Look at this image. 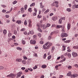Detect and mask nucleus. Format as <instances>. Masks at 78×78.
<instances>
[{"mask_svg": "<svg viewBox=\"0 0 78 78\" xmlns=\"http://www.w3.org/2000/svg\"><path fill=\"white\" fill-rule=\"evenodd\" d=\"M36 12H34L32 13V15L33 16H36Z\"/></svg>", "mask_w": 78, "mask_h": 78, "instance_id": "nucleus-43", "label": "nucleus"}, {"mask_svg": "<svg viewBox=\"0 0 78 78\" xmlns=\"http://www.w3.org/2000/svg\"><path fill=\"white\" fill-rule=\"evenodd\" d=\"M61 36L62 37H67V36H68V34L66 33H62L61 34Z\"/></svg>", "mask_w": 78, "mask_h": 78, "instance_id": "nucleus-3", "label": "nucleus"}, {"mask_svg": "<svg viewBox=\"0 0 78 78\" xmlns=\"http://www.w3.org/2000/svg\"><path fill=\"white\" fill-rule=\"evenodd\" d=\"M72 67L71 66H69L68 67V70H70L72 69Z\"/></svg>", "mask_w": 78, "mask_h": 78, "instance_id": "nucleus-36", "label": "nucleus"}, {"mask_svg": "<svg viewBox=\"0 0 78 78\" xmlns=\"http://www.w3.org/2000/svg\"><path fill=\"white\" fill-rule=\"evenodd\" d=\"M74 6L76 8H78V5H75Z\"/></svg>", "mask_w": 78, "mask_h": 78, "instance_id": "nucleus-62", "label": "nucleus"}, {"mask_svg": "<svg viewBox=\"0 0 78 78\" xmlns=\"http://www.w3.org/2000/svg\"><path fill=\"white\" fill-rule=\"evenodd\" d=\"M28 7V5H25L24 6V9L26 10L27 9V7Z\"/></svg>", "mask_w": 78, "mask_h": 78, "instance_id": "nucleus-31", "label": "nucleus"}, {"mask_svg": "<svg viewBox=\"0 0 78 78\" xmlns=\"http://www.w3.org/2000/svg\"><path fill=\"white\" fill-rule=\"evenodd\" d=\"M71 10H72L71 9H70V8H68L67 9L66 11H68V12H70Z\"/></svg>", "mask_w": 78, "mask_h": 78, "instance_id": "nucleus-33", "label": "nucleus"}, {"mask_svg": "<svg viewBox=\"0 0 78 78\" xmlns=\"http://www.w3.org/2000/svg\"><path fill=\"white\" fill-rule=\"evenodd\" d=\"M62 47V48H63L62 51H65V50H66V47H65V45H63Z\"/></svg>", "mask_w": 78, "mask_h": 78, "instance_id": "nucleus-20", "label": "nucleus"}, {"mask_svg": "<svg viewBox=\"0 0 78 78\" xmlns=\"http://www.w3.org/2000/svg\"><path fill=\"white\" fill-rule=\"evenodd\" d=\"M25 28H23L20 30V31H25Z\"/></svg>", "mask_w": 78, "mask_h": 78, "instance_id": "nucleus-48", "label": "nucleus"}, {"mask_svg": "<svg viewBox=\"0 0 78 78\" xmlns=\"http://www.w3.org/2000/svg\"><path fill=\"white\" fill-rule=\"evenodd\" d=\"M37 26L38 27V31H39L40 32V33L42 32V30H41V24L39 23H37Z\"/></svg>", "mask_w": 78, "mask_h": 78, "instance_id": "nucleus-2", "label": "nucleus"}, {"mask_svg": "<svg viewBox=\"0 0 78 78\" xmlns=\"http://www.w3.org/2000/svg\"><path fill=\"white\" fill-rule=\"evenodd\" d=\"M47 56V54H44L43 56V58L44 59H45L46 58V57Z\"/></svg>", "mask_w": 78, "mask_h": 78, "instance_id": "nucleus-38", "label": "nucleus"}, {"mask_svg": "<svg viewBox=\"0 0 78 78\" xmlns=\"http://www.w3.org/2000/svg\"><path fill=\"white\" fill-rule=\"evenodd\" d=\"M41 67L43 69H45L47 67V65L45 64L43 65Z\"/></svg>", "mask_w": 78, "mask_h": 78, "instance_id": "nucleus-15", "label": "nucleus"}, {"mask_svg": "<svg viewBox=\"0 0 78 78\" xmlns=\"http://www.w3.org/2000/svg\"><path fill=\"white\" fill-rule=\"evenodd\" d=\"M43 20L44 21H46L47 20V19H46V17H43Z\"/></svg>", "mask_w": 78, "mask_h": 78, "instance_id": "nucleus-42", "label": "nucleus"}, {"mask_svg": "<svg viewBox=\"0 0 78 78\" xmlns=\"http://www.w3.org/2000/svg\"><path fill=\"white\" fill-rule=\"evenodd\" d=\"M58 19V17L57 16H53L52 17V20L54 21H55Z\"/></svg>", "mask_w": 78, "mask_h": 78, "instance_id": "nucleus-7", "label": "nucleus"}, {"mask_svg": "<svg viewBox=\"0 0 78 78\" xmlns=\"http://www.w3.org/2000/svg\"><path fill=\"white\" fill-rule=\"evenodd\" d=\"M50 47L48 45L47 47H46V49L48 50V49H49V48H50Z\"/></svg>", "mask_w": 78, "mask_h": 78, "instance_id": "nucleus-54", "label": "nucleus"}, {"mask_svg": "<svg viewBox=\"0 0 78 78\" xmlns=\"http://www.w3.org/2000/svg\"><path fill=\"white\" fill-rule=\"evenodd\" d=\"M34 56H35V57H37V54H34Z\"/></svg>", "mask_w": 78, "mask_h": 78, "instance_id": "nucleus-56", "label": "nucleus"}, {"mask_svg": "<svg viewBox=\"0 0 78 78\" xmlns=\"http://www.w3.org/2000/svg\"><path fill=\"white\" fill-rule=\"evenodd\" d=\"M55 46H53L52 47V48L51 49V53H53V51H54V50H55Z\"/></svg>", "mask_w": 78, "mask_h": 78, "instance_id": "nucleus-14", "label": "nucleus"}, {"mask_svg": "<svg viewBox=\"0 0 78 78\" xmlns=\"http://www.w3.org/2000/svg\"><path fill=\"white\" fill-rule=\"evenodd\" d=\"M78 74H74L73 75H71V78H75L78 77Z\"/></svg>", "mask_w": 78, "mask_h": 78, "instance_id": "nucleus-6", "label": "nucleus"}, {"mask_svg": "<svg viewBox=\"0 0 78 78\" xmlns=\"http://www.w3.org/2000/svg\"><path fill=\"white\" fill-rule=\"evenodd\" d=\"M43 48L44 49V50H46V47L45 45H43Z\"/></svg>", "mask_w": 78, "mask_h": 78, "instance_id": "nucleus-46", "label": "nucleus"}, {"mask_svg": "<svg viewBox=\"0 0 78 78\" xmlns=\"http://www.w3.org/2000/svg\"><path fill=\"white\" fill-rule=\"evenodd\" d=\"M1 6H2V7H3V8H6V5H1Z\"/></svg>", "mask_w": 78, "mask_h": 78, "instance_id": "nucleus-47", "label": "nucleus"}, {"mask_svg": "<svg viewBox=\"0 0 78 78\" xmlns=\"http://www.w3.org/2000/svg\"><path fill=\"white\" fill-rule=\"evenodd\" d=\"M37 68V67L36 66H35L34 67H33V69L34 70H35V69H36Z\"/></svg>", "mask_w": 78, "mask_h": 78, "instance_id": "nucleus-53", "label": "nucleus"}, {"mask_svg": "<svg viewBox=\"0 0 78 78\" xmlns=\"http://www.w3.org/2000/svg\"><path fill=\"white\" fill-rule=\"evenodd\" d=\"M16 3H17V1H15L13 2V5H15V4H16Z\"/></svg>", "mask_w": 78, "mask_h": 78, "instance_id": "nucleus-50", "label": "nucleus"}, {"mask_svg": "<svg viewBox=\"0 0 78 78\" xmlns=\"http://www.w3.org/2000/svg\"><path fill=\"white\" fill-rule=\"evenodd\" d=\"M70 27H71V25H70V23H68L67 28L68 30H70Z\"/></svg>", "mask_w": 78, "mask_h": 78, "instance_id": "nucleus-12", "label": "nucleus"}, {"mask_svg": "<svg viewBox=\"0 0 78 78\" xmlns=\"http://www.w3.org/2000/svg\"><path fill=\"white\" fill-rule=\"evenodd\" d=\"M12 36V34L11 33V32L10 31H9V34H8V36L9 37H11Z\"/></svg>", "mask_w": 78, "mask_h": 78, "instance_id": "nucleus-17", "label": "nucleus"}, {"mask_svg": "<svg viewBox=\"0 0 78 78\" xmlns=\"http://www.w3.org/2000/svg\"><path fill=\"white\" fill-rule=\"evenodd\" d=\"M65 19L66 18H65L64 17H62L61 19H60L59 20V23H60V24L62 23V20H65Z\"/></svg>", "mask_w": 78, "mask_h": 78, "instance_id": "nucleus-5", "label": "nucleus"}, {"mask_svg": "<svg viewBox=\"0 0 78 78\" xmlns=\"http://www.w3.org/2000/svg\"><path fill=\"white\" fill-rule=\"evenodd\" d=\"M40 7H41V8H44V5H42V3L41 2V3H40Z\"/></svg>", "mask_w": 78, "mask_h": 78, "instance_id": "nucleus-18", "label": "nucleus"}, {"mask_svg": "<svg viewBox=\"0 0 78 78\" xmlns=\"http://www.w3.org/2000/svg\"><path fill=\"white\" fill-rule=\"evenodd\" d=\"M22 61V58H17L16 59V62H21Z\"/></svg>", "mask_w": 78, "mask_h": 78, "instance_id": "nucleus-10", "label": "nucleus"}, {"mask_svg": "<svg viewBox=\"0 0 78 78\" xmlns=\"http://www.w3.org/2000/svg\"><path fill=\"white\" fill-rule=\"evenodd\" d=\"M68 56L69 58H71V54L70 53H69L68 54Z\"/></svg>", "mask_w": 78, "mask_h": 78, "instance_id": "nucleus-26", "label": "nucleus"}, {"mask_svg": "<svg viewBox=\"0 0 78 78\" xmlns=\"http://www.w3.org/2000/svg\"><path fill=\"white\" fill-rule=\"evenodd\" d=\"M73 48H74V49H78V46H74V47H73Z\"/></svg>", "mask_w": 78, "mask_h": 78, "instance_id": "nucleus-29", "label": "nucleus"}, {"mask_svg": "<svg viewBox=\"0 0 78 78\" xmlns=\"http://www.w3.org/2000/svg\"><path fill=\"white\" fill-rule=\"evenodd\" d=\"M44 41H40V43L41 44H44Z\"/></svg>", "mask_w": 78, "mask_h": 78, "instance_id": "nucleus-58", "label": "nucleus"}, {"mask_svg": "<svg viewBox=\"0 0 78 78\" xmlns=\"http://www.w3.org/2000/svg\"><path fill=\"white\" fill-rule=\"evenodd\" d=\"M49 11H50V9H48L44 12V14H45L47 12H48Z\"/></svg>", "mask_w": 78, "mask_h": 78, "instance_id": "nucleus-24", "label": "nucleus"}, {"mask_svg": "<svg viewBox=\"0 0 78 78\" xmlns=\"http://www.w3.org/2000/svg\"><path fill=\"white\" fill-rule=\"evenodd\" d=\"M37 35L38 36H39V37L40 38H41V34L40 33H38V34H37Z\"/></svg>", "mask_w": 78, "mask_h": 78, "instance_id": "nucleus-44", "label": "nucleus"}, {"mask_svg": "<svg viewBox=\"0 0 78 78\" xmlns=\"http://www.w3.org/2000/svg\"><path fill=\"white\" fill-rule=\"evenodd\" d=\"M5 17L6 18H9V16L8 15H5Z\"/></svg>", "mask_w": 78, "mask_h": 78, "instance_id": "nucleus-60", "label": "nucleus"}, {"mask_svg": "<svg viewBox=\"0 0 78 78\" xmlns=\"http://www.w3.org/2000/svg\"><path fill=\"white\" fill-rule=\"evenodd\" d=\"M24 24L25 25H27V20H26L24 21Z\"/></svg>", "mask_w": 78, "mask_h": 78, "instance_id": "nucleus-34", "label": "nucleus"}, {"mask_svg": "<svg viewBox=\"0 0 78 78\" xmlns=\"http://www.w3.org/2000/svg\"><path fill=\"white\" fill-rule=\"evenodd\" d=\"M21 69L22 70H25V68L24 67H22L21 68Z\"/></svg>", "mask_w": 78, "mask_h": 78, "instance_id": "nucleus-63", "label": "nucleus"}, {"mask_svg": "<svg viewBox=\"0 0 78 78\" xmlns=\"http://www.w3.org/2000/svg\"><path fill=\"white\" fill-rule=\"evenodd\" d=\"M41 17L42 16H41V15H38V16H37V17H38V18H39V19L41 18Z\"/></svg>", "mask_w": 78, "mask_h": 78, "instance_id": "nucleus-51", "label": "nucleus"}, {"mask_svg": "<svg viewBox=\"0 0 78 78\" xmlns=\"http://www.w3.org/2000/svg\"><path fill=\"white\" fill-rule=\"evenodd\" d=\"M51 39V36H49L48 37V40H50Z\"/></svg>", "mask_w": 78, "mask_h": 78, "instance_id": "nucleus-55", "label": "nucleus"}, {"mask_svg": "<svg viewBox=\"0 0 78 78\" xmlns=\"http://www.w3.org/2000/svg\"><path fill=\"white\" fill-rule=\"evenodd\" d=\"M6 33H7V31L6 30V29H4L3 31V33L4 34H6Z\"/></svg>", "mask_w": 78, "mask_h": 78, "instance_id": "nucleus-21", "label": "nucleus"}, {"mask_svg": "<svg viewBox=\"0 0 78 78\" xmlns=\"http://www.w3.org/2000/svg\"><path fill=\"white\" fill-rule=\"evenodd\" d=\"M28 11L30 12H32V9L31 8H30L28 9Z\"/></svg>", "mask_w": 78, "mask_h": 78, "instance_id": "nucleus-22", "label": "nucleus"}, {"mask_svg": "<svg viewBox=\"0 0 78 78\" xmlns=\"http://www.w3.org/2000/svg\"><path fill=\"white\" fill-rule=\"evenodd\" d=\"M41 27H43V30H45V29L47 28V27H46L45 25H44V24H41Z\"/></svg>", "mask_w": 78, "mask_h": 78, "instance_id": "nucleus-11", "label": "nucleus"}, {"mask_svg": "<svg viewBox=\"0 0 78 78\" xmlns=\"http://www.w3.org/2000/svg\"><path fill=\"white\" fill-rule=\"evenodd\" d=\"M35 3L34 2L32 4H31L30 5V7H32V6H35Z\"/></svg>", "mask_w": 78, "mask_h": 78, "instance_id": "nucleus-25", "label": "nucleus"}, {"mask_svg": "<svg viewBox=\"0 0 78 78\" xmlns=\"http://www.w3.org/2000/svg\"><path fill=\"white\" fill-rule=\"evenodd\" d=\"M16 23H18V24H21V23H22V21L20 20L17 21Z\"/></svg>", "mask_w": 78, "mask_h": 78, "instance_id": "nucleus-19", "label": "nucleus"}, {"mask_svg": "<svg viewBox=\"0 0 78 78\" xmlns=\"http://www.w3.org/2000/svg\"><path fill=\"white\" fill-rule=\"evenodd\" d=\"M22 62L23 64H26V61L25 60H24L22 61Z\"/></svg>", "mask_w": 78, "mask_h": 78, "instance_id": "nucleus-23", "label": "nucleus"}, {"mask_svg": "<svg viewBox=\"0 0 78 78\" xmlns=\"http://www.w3.org/2000/svg\"><path fill=\"white\" fill-rule=\"evenodd\" d=\"M52 45V43H50V42H49L48 45L49 46H50H50H51Z\"/></svg>", "mask_w": 78, "mask_h": 78, "instance_id": "nucleus-45", "label": "nucleus"}, {"mask_svg": "<svg viewBox=\"0 0 78 78\" xmlns=\"http://www.w3.org/2000/svg\"><path fill=\"white\" fill-rule=\"evenodd\" d=\"M71 41L70 40H68V41H65V43H69V42H70Z\"/></svg>", "mask_w": 78, "mask_h": 78, "instance_id": "nucleus-37", "label": "nucleus"}, {"mask_svg": "<svg viewBox=\"0 0 78 78\" xmlns=\"http://www.w3.org/2000/svg\"><path fill=\"white\" fill-rule=\"evenodd\" d=\"M61 31L62 32H63L64 33V32H65V30H64V28H62Z\"/></svg>", "mask_w": 78, "mask_h": 78, "instance_id": "nucleus-49", "label": "nucleus"}, {"mask_svg": "<svg viewBox=\"0 0 78 78\" xmlns=\"http://www.w3.org/2000/svg\"><path fill=\"white\" fill-rule=\"evenodd\" d=\"M34 10L35 12L36 13H37V9L36 8H34Z\"/></svg>", "mask_w": 78, "mask_h": 78, "instance_id": "nucleus-57", "label": "nucleus"}, {"mask_svg": "<svg viewBox=\"0 0 78 78\" xmlns=\"http://www.w3.org/2000/svg\"><path fill=\"white\" fill-rule=\"evenodd\" d=\"M30 34H34V32L33 31V30H32L30 31L27 34L28 35Z\"/></svg>", "mask_w": 78, "mask_h": 78, "instance_id": "nucleus-13", "label": "nucleus"}, {"mask_svg": "<svg viewBox=\"0 0 78 78\" xmlns=\"http://www.w3.org/2000/svg\"><path fill=\"white\" fill-rule=\"evenodd\" d=\"M51 55H50L48 57V60H50V59H51Z\"/></svg>", "mask_w": 78, "mask_h": 78, "instance_id": "nucleus-27", "label": "nucleus"}, {"mask_svg": "<svg viewBox=\"0 0 78 78\" xmlns=\"http://www.w3.org/2000/svg\"><path fill=\"white\" fill-rule=\"evenodd\" d=\"M30 42L31 44H34V45H35L36 43V41L33 40H31Z\"/></svg>", "mask_w": 78, "mask_h": 78, "instance_id": "nucleus-9", "label": "nucleus"}, {"mask_svg": "<svg viewBox=\"0 0 78 78\" xmlns=\"http://www.w3.org/2000/svg\"><path fill=\"white\" fill-rule=\"evenodd\" d=\"M23 58L24 59H26V60H27V59H28V58H27V57H26L25 55H24L23 56Z\"/></svg>", "mask_w": 78, "mask_h": 78, "instance_id": "nucleus-32", "label": "nucleus"}, {"mask_svg": "<svg viewBox=\"0 0 78 78\" xmlns=\"http://www.w3.org/2000/svg\"><path fill=\"white\" fill-rule=\"evenodd\" d=\"M57 28H61V25H58L57 26Z\"/></svg>", "mask_w": 78, "mask_h": 78, "instance_id": "nucleus-40", "label": "nucleus"}, {"mask_svg": "<svg viewBox=\"0 0 78 78\" xmlns=\"http://www.w3.org/2000/svg\"><path fill=\"white\" fill-rule=\"evenodd\" d=\"M4 69V67L3 66H0V70H3Z\"/></svg>", "mask_w": 78, "mask_h": 78, "instance_id": "nucleus-41", "label": "nucleus"}, {"mask_svg": "<svg viewBox=\"0 0 78 78\" xmlns=\"http://www.w3.org/2000/svg\"><path fill=\"white\" fill-rule=\"evenodd\" d=\"M74 66H75V67H76L77 68L78 67V65L77 64H75L74 65Z\"/></svg>", "mask_w": 78, "mask_h": 78, "instance_id": "nucleus-61", "label": "nucleus"}, {"mask_svg": "<svg viewBox=\"0 0 78 78\" xmlns=\"http://www.w3.org/2000/svg\"><path fill=\"white\" fill-rule=\"evenodd\" d=\"M24 72H25L26 73L28 72V70L27 69H26L24 71Z\"/></svg>", "mask_w": 78, "mask_h": 78, "instance_id": "nucleus-64", "label": "nucleus"}, {"mask_svg": "<svg viewBox=\"0 0 78 78\" xmlns=\"http://www.w3.org/2000/svg\"><path fill=\"white\" fill-rule=\"evenodd\" d=\"M22 42L23 45H25V44H26V42H25V41L23 40L22 41Z\"/></svg>", "mask_w": 78, "mask_h": 78, "instance_id": "nucleus-35", "label": "nucleus"}, {"mask_svg": "<svg viewBox=\"0 0 78 78\" xmlns=\"http://www.w3.org/2000/svg\"><path fill=\"white\" fill-rule=\"evenodd\" d=\"M68 53H69V52H67L64 54V55L66 56H67L68 55Z\"/></svg>", "mask_w": 78, "mask_h": 78, "instance_id": "nucleus-52", "label": "nucleus"}, {"mask_svg": "<svg viewBox=\"0 0 78 78\" xmlns=\"http://www.w3.org/2000/svg\"><path fill=\"white\" fill-rule=\"evenodd\" d=\"M59 2L58 1H55L52 4V5L54 6H55L56 8H58L59 7Z\"/></svg>", "mask_w": 78, "mask_h": 78, "instance_id": "nucleus-1", "label": "nucleus"}, {"mask_svg": "<svg viewBox=\"0 0 78 78\" xmlns=\"http://www.w3.org/2000/svg\"><path fill=\"white\" fill-rule=\"evenodd\" d=\"M21 75H22V72H20L18 73H17L16 75V78H18L19 77H20V76H21Z\"/></svg>", "mask_w": 78, "mask_h": 78, "instance_id": "nucleus-4", "label": "nucleus"}, {"mask_svg": "<svg viewBox=\"0 0 78 78\" xmlns=\"http://www.w3.org/2000/svg\"><path fill=\"white\" fill-rule=\"evenodd\" d=\"M16 49H17V50H20V51L22 50L21 48H20L19 47H17L16 48Z\"/></svg>", "mask_w": 78, "mask_h": 78, "instance_id": "nucleus-28", "label": "nucleus"}, {"mask_svg": "<svg viewBox=\"0 0 78 78\" xmlns=\"http://www.w3.org/2000/svg\"><path fill=\"white\" fill-rule=\"evenodd\" d=\"M50 23H47V26H46V28L47 27L48 28V27H50Z\"/></svg>", "mask_w": 78, "mask_h": 78, "instance_id": "nucleus-30", "label": "nucleus"}, {"mask_svg": "<svg viewBox=\"0 0 78 78\" xmlns=\"http://www.w3.org/2000/svg\"><path fill=\"white\" fill-rule=\"evenodd\" d=\"M63 76V75H60L59 77L58 78H62Z\"/></svg>", "mask_w": 78, "mask_h": 78, "instance_id": "nucleus-59", "label": "nucleus"}, {"mask_svg": "<svg viewBox=\"0 0 78 78\" xmlns=\"http://www.w3.org/2000/svg\"><path fill=\"white\" fill-rule=\"evenodd\" d=\"M72 74V72L70 71L67 74V76H71V74Z\"/></svg>", "mask_w": 78, "mask_h": 78, "instance_id": "nucleus-16", "label": "nucleus"}, {"mask_svg": "<svg viewBox=\"0 0 78 78\" xmlns=\"http://www.w3.org/2000/svg\"><path fill=\"white\" fill-rule=\"evenodd\" d=\"M28 22H29V24H31V23H32V21H31V20H28Z\"/></svg>", "mask_w": 78, "mask_h": 78, "instance_id": "nucleus-39", "label": "nucleus"}, {"mask_svg": "<svg viewBox=\"0 0 78 78\" xmlns=\"http://www.w3.org/2000/svg\"><path fill=\"white\" fill-rule=\"evenodd\" d=\"M72 55L73 57H77L78 56V54L76 52H73Z\"/></svg>", "mask_w": 78, "mask_h": 78, "instance_id": "nucleus-8", "label": "nucleus"}]
</instances>
